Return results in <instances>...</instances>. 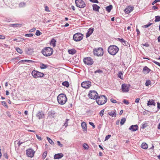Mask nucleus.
<instances>
[{
  "label": "nucleus",
  "mask_w": 160,
  "mask_h": 160,
  "mask_svg": "<svg viewBox=\"0 0 160 160\" xmlns=\"http://www.w3.org/2000/svg\"><path fill=\"white\" fill-rule=\"evenodd\" d=\"M126 121V119L125 118H122L121 120L120 123L121 125H123L125 122Z\"/></svg>",
  "instance_id": "58836bf2"
},
{
  "label": "nucleus",
  "mask_w": 160,
  "mask_h": 160,
  "mask_svg": "<svg viewBox=\"0 0 160 160\" xmlns=\"http://www.w3.org/2000/svg\"><path fill=\"white\" fill-rule=\"evenodd\" d=\"M130 86V84H123L122 85L121 89L122 91L124 92H127L129 90V88Z\"/></svg>",
  "instance_id": "f8f14e48"
},
{
  "label": "nucleus",
  "mask_w": 160,
  "mask_h": 160,
  "mask_svg": "<svg viewBox=\"0 0 160 160\" xmlns=\"http://www.w3.org/2000/svg\"><path fill=\"white\" fill-rule=\"evenodd\" d=\"M53 52V49L50 47H46L44 48L42 51L43 55L46 57L52 55Z\"/></svg>",
  "instance_id": "7ed1b4c3"
},
{
  "label": "nucleus",
  "mask_w": 160,
  "mask_h": 160,
  "mask_svg": "<svg viewBox=\"0 0 160 160\" xmlns=\"http://www.w3.org/2000/svg\"><path fill=\"white\" fill-rule=\"evenodd\" d=\"M5 37L4 36L0 35V39H5Z\"/></svg>",
  "instance_id": "338daca9"
},
{
  "label": "nucleus",
  "mask_w": 160,
  "mask_h": 160,
  "mask_svg": "<svg viewBox=\"0 0 160 160\" xmlns=\"http://www.w3.org/2000/svg\"><path fill=\"white\" fill-rule=\"evenodd\" d=\"M129 130L132 132H134L138 130V126L137 125L131 126L129 128Z\"/></svg>",
  "instance_id": "2eb2a0df"
},
{
  "label": "nucleus",
  "mask_w": 160,
  "mask_h": 160,
  "mask_svg": "<svg viewBox=\"0 0 160 160\" xmlns=\"http://www.w3.org/2000/svg\"><path fill=\"white\" fill-rule=\"evenodd\" d=\"M25 37H32L33 36V34L32 33L27 34L25 35Z\"/></svg>",
  "instance_id": "603ef678"
},
{
  "label": "nucleus",
  "mask_w": 160,
  "mask_h": 160,
  "mask_svg": "<svg viewBox=\"0 0 160 160\" xmlns=\"http://www.w3.org/2000/svg\"><path fill=\"white\" fill-rule=\"evenodd\" d=\"M155 103L154 101L152 99L148 101L147 103V105H153L154 106H155Z\"/></svg>",
  "instance_id": "b1692460"
},
{
  "label": "nucleus",
  "mask_w": 160,
  "mask_h": 160,
  "mask_svg": "<svg viewBox=\"0 0 160 160\" xmlns=\"http://www.w3.org/2000/svg\"><path fill=\"white\" fill-rule=\"evenodd\" d=\"M42 34V33L40 32V31L38 30H37L36 31L35 34L36 36H39L41 35Z\"/></svg>",
  "instance_id": "37998d69"
},
{
  "label": "nucleus",
  "mask_w": 160,
  "mask_h": 160,
  "mask_svg": "<svg viewBox=\"0 0 160 160\" xmlns=\"http://www.w3.org/2000/svg\"><path fill=\"white\" fill-rule=\"evenodd\" d=\"M34 153V151L31 149H28L26 150V154L28 157L31 158L33 157Z\"/></svg>",
  "instance_id": "ddd939ff"
},
{
  "label": "nucleus",
  "mask_w": 160,
  "mask_h": 160,
  "mask_svg": "<svg viewBox=\"0 0 160 160\" xmlns=\"http://www.w3.org/2000/svg\"><path fill=\"white\" fill-rule=\"evenodd\" d=\"M33 49L32 48H28L25 49L26 53L28 55H31L33 52Z\"/></svg>",
  "instance_id": "a211bd4d"
},
{
  "label": "nucleus",
  "mask_w": 160,
  "mask_h": 160,
  "mask_svg": "<svg viewBox=\"0 0 160 160\" xmlns=\"http://www.w3.org/2000/svg\"><path fill=\"white\" fill-rule=\"evenodd\" d=\"M97 104L99 105H102L106 103L107 101L106 97L104 95L98 96V99H96Z\"/></svg>",
  "instance_id": "20e7f679"
},
{
  "label": "nucleus",
  "mask_w": 160,
  "mask_h": 160,
  "mask_svg": "<svg viewBox=\"0 0 160 160\" xmlns=\"http://www.w3.org/2000/svg\"><path fill=\"white\" fill-rule=\"evenodd\" d=\"M36 137L39 140V141H41L42 140V138H41V137L40 136H39L37 134H36Z\"/></svg>",
  "instance_id": "680f3d73"
},
{
  "label": "nucleus",
  "mask_w": 160,
  "mask_h": 160,
  "mask_svg": "<svg viewBox=\"0 0 160 160\" xmlns=\"http://www.w3.org/2000/svg\"><path fill=\"white\" fill-rule=\"evenodd\" d=\"M47 138L48 142L50 143L52 145H54V143L51 139L49 138L48 137H47Z\"/></svg>",
  "instance_id": "473e14b6"
},
{
  "label": "nucleus",
  "mask_w": 160,
  "mask_h": 160,
  "mask_svg": "<svg viewBox=\"0 0 160 160\" xmlns=\"http://www.w3.org/2000/svg\"><path fill=\"white\" fill-rule=\"evenodd\" d=\"M108 115L112 117H115L117 115V112L115 110L109 112L108 113Z\"/></svg>",
  "instance_id": "f3484780"
},
{
  "label": "nucleus",
  "mask_w": 160,
  "mask_h": 160,
  "mask_svg": "<svg viewBox=\"0 0 160 160\" xmlns=\"http://www.w3.org/2000/svg\"><path fill=\"white\" fill-rule=\"evenodd\" d=\"M143 71L146 72L147 73H148L151 71V70L147 66H145L143 68Z\"/></svg>",
  "instance_id": "cd10ccee"
},
{
  "label": "nucleus",
  "mask_w": 160,
  "mask_h": 160,
  "mask_svg": "<svg viewBox=\"0 0 160 160\" xmlns=\"http://www.w3.org/2000/svg\"><path fill=\"white\" fill-rule=\"evenodd\" d=\"M92 9L94 11H95L98 12H99V9L100 8V7L96 4H93L92 6Z\"/></svg>",
  "instance_id": "4be33fe9"
},
{
  "label": "nucleus",
  "mask_w": 160,
  "mask_h": 160,
  "mask_svg": "<svg viewBox=\"0 0 160 160\" xmlns=\"http://www.w3.org/2000/svg\"><path fill=\"white\" fill-rule=\"evenodd\" d=\"M90 2L93 3H99L98 1V0H89Z\"/></svg>",
  "instance_id": "4d7b16f0"
},
{
  "label": "nucleus",
  "mask_w": 160,
  "mask_h": 160,
  "mask_svg": "<svg viewBox=\"0 0 160 160\" xmlns=\"http://www.w3.org/2000/svg\"><path fill=\"white\" fill-rule=\"evenodd\" d=\"M57 142L58 145V146H59L60 147H63V145L62 144H61L60 141H58Z\"/></svg>",
  "instance_id": "de8ad7c7"
},
{
  "label": "nucleus",
  "mask_w": 160,
  "mask_h": 160,
  "mask_svg": "<svg viewBox=\"0 0 160 160\" xmlns=\"http://www.w3.org/2000/svg\"><path fill=\"white\" fill-rule=\"evenodd\" d=\"M47 151H45L43 153L42 157V158L43 159H44L46 157L47 155Z\"/></svg>",
  "instance_id": "4c0bfd02"
},
{
  "label": "nucleus",
  "mask_w": 160,
  "mask_h": 160,
  "mask_svg": "<svg viewBox=\"0 0 160 160\" xmlns=\"http://www.w3.org/2000/svg\"><path fill=\"white\" fill-rule=\"evenodd\" d=\"M152 24V23H148L147 24L143 26V27L144 28H148V27H149L150 26H151Z\"/></svg>",
  "instance_id": "a18cd8bd"
},
{
  "label": "nucleus",
  "mask_w": 160,
  "mask_h": 160,
  "mask_svg": "<svg viewBox=\"0 0 160 160\" xmlns=\"http://www.w3.org/2000/svg\"><path fill=\"white\" fill-rule=\"evenodd\" d=\"M104 111V109H102L100 112L99 114L102 117L103 115Z\"/></svg>",
  "instance_id": "5fc2aeb1"
},
{
  "label": "nucleus",
  "mask_w": 160,
  "mask_h": 160,
  "mask_svg": "<svg viewBox=\"0 0 160 160\" xmlns=\"http://www.w3.org/2000/svg\"><path fill=\"white\" fill-rule=\"evenodd\" d=\"M112 8V6L111 5L106 7V11L108 12H111V10Z\"/></svg>",
  "instance_id": "a878e982"
},
{
  "label": "nucleus",
  "mask_w": 160,
  "mask_h": 160,
  "mask_svg": "<svg viewBox=\"0 0 160 160\" xmlns=\"http://www.w3.org/2000/svg\"><path fill=\"white\" fill-rule=\"evenodd\" d=\"M83 38V35L80 33H77L73 35V39L76 42L82 40Z\"/></svg>",
  "instance_id": "1a4fd4ad"
},
{
  "label": "nucleus",
  "mask_w": 160,
  "mask_h": 160,
  "mask_svg": "<svg viewBox=\"0 0 160 160\" xmlns=\"http://www.w3.org/2000/svg\"><path fill=\"white\" fill-rule=\"evenodd\" d=\"M25 62H28L29 63H32L34 62H35L33 61L29 60H25Z\"/></svg>",
  "instance_id": "8fccbe9b"
},
{
  "label": "nucleus",
  "mask_w": 160,
  "mask_h": 160,
  "mask_svg": "<svg viewBox=\"0 0 160 160\" xmlns=\"http://www.w3.org/2000/svg\"><path fill=\"white\" fill-rule=\"evenodd\" d=\"M63 156V155L62 153H60L55 154L54 156V158L55 159H59L61 158Z\"/></svg>",
  "instance_id": "6ab92c4d"
},
{
  "label": "nucleus",
  "mask_w": 160,
  "mask_h": 160,
  "mask_svg": "<svg viewBox=\"0 0 160 160\" xmlns=\"http://www.w3.org/2000/svg\"><path fill=\"white\" fill-rule=\"evenodd\" d=\"M160 2V0H155L152 3V5H154L155 3Z\"/></svg>",
  "instance_id": "bf43d9fd"
},
{
  "label": "nucleus",
  "mask_w": 160,
  "mask_h": 160,
  "mask_svg": "<svg viewBox=\"0 0 160 160\" xmlns=\"http://www.w3.org/2000/svg\"><path fill=\"white\" fill-rule=\"evenodd\" d=\"M133 7L131 6H128L125 9V11L127 13H129L133 10Z\"/></svg>",
  "instance_id": "aec40b11"
},
{
  "label": "nucleus",
  "mask_w": 160,
  "mask_h": 160,
  "mask_svg": "<svg viewBox=\"0 0 160 160\" xmlns=\"http://www.w3.org/2000/svg\"><path fill=\"white\" fill-rule=\"evenodd\" d=\"M154 21L155 22L160 21V16H157L155 17V20Z\"/></svg>",
  "instance_id": "c9c22d12"
},
{
  "label": "nucleus",
  "mask_w": 160,
  "mask_h": 160,
  "mask_svg": "<svg viewBox=\"0 0 160 160\" xmlns=\"http://www.w3.org/2000/svg\"><path fill=\"white\" fill-rule=\"evenodd\" d=\"M48 116L51 118H53L55 116V113L54 111H51L48 112Z\"/></svg>",
  "instance_id": "5701e85b"
},
{
  "label": "nucleus",
  "mask_w": 160,
  "mask_h": 160,
  "mask_svg": "<svg viewBox=\"0 0 160 160\" xmlns=\"http://www.w3.org/2000/svg\"><path fill=\"white\" fill-rule=\"evenodd\" d=\"M25 5V3L24 2H21L19 4V6L22 7H23Z\"/></svg>",
  "instance_id": "3c124183"
},
{
  "label": "nucleus",
  "mask_w": 160,
  "mask_h": 160,
  "mask_svg": "<svg viewBox=\"0 0 160 160\" xmlns=\"http://www.w3.org/2000/svg\"><path fill=\"white\" fill-rule=\"evenodd\" d=\"M123 102L124 104L127 105H128L129 103V102L126 99H124L123 100Z\"/></svg>",
  "instance_id": "09e8293b"
},
{
  "label": "nucleus",
  "mask_w": 160,
  "mask_h": 160,
  "mask_svg": "<svg viewBox=\"0 0 160 160\" xmlns=\"http://www.w3.org/2000/svg\"><path fill=\"white\" fill-rule=\"evenodd\" d=\"M89 98L91 99H98V94L95 90L90 91L88 94Z\"/></svg>",
  "instance_id": "39448f33"
},
{
  "label": "nucleus",
  "mask_w": 160,
  "mask_h": 160,
  "mask_svg": "<svg viewBox=\"0 0 160 160\" xmlns=\"http://www.w3.org/2000/svg\"><path fill=\"white\" fill-rule=\"evenodd\" d=\"M69 120V119H66V121L64 123V126H65V128H66L68 125V121Z\"/></svg>",
  "instance_id": "79ce46f5"
},
{
  "label": "nucleus",
  "mask_w": 160,
  "mask_h": 160,
  "mask_svg": "<svg viewBox=\"0 0 160 160\" xmlns=\"http://www.w3.org/2000/svg\"><path fill=\"white\" fill-rule=\"evenodd\" d=\"M76 6L81 8H84L86 7V4L83 0H76L75 1Z\"/></svg>",
  "instance_id": "6e6552de"
},
{
  "label": "nucleus",
  "mask_w": 160,
  "mask_h": 160,
  "mask_svg": "<svg viewBox=\"0 0 160 160\" xmlns=\"http://www.w3.org/2000/svg\"><path fill=\"white\" fill-rule=\"evenodd\" d=\"M57 98L58 102L61 105L65 104L67 100L66 95L63 93L59 94Z\"/></svg>",
  "instance_id": "f03ea898"
},
{
  "label": "nucleus",
  "mask_w": 160,
  "mask_h": 160,
  "mask_svg": "<svg viewBox=\"0 0 160 160\" xmlns=\"http://www.w3.org/2000/svg\"><path fill=\"white\" fill-rule=\"evenodd\" d=\"M68 52L69 53V54L73 55L76 53V51L74 49H71L68 50Z\"/></svg>",
  "instance_id": "bb28decb"
},
{
  "label": "nucleus",
  "mask_w": 160,
  "mask_h": 160,
  "mask_svg": "<svg viewBox=\"0 0 160 160\" xmlns=\"http://www.w3.org/2000/svg\"><path fill=\"white\" fill-rule=\"evenodd\" d=\"M151 82L149 80H147L145 83V85L146 86H148L149 85H150Z\"/></svg>",
  "instance_id": "e433bc0d"
},
{
  "label": "nucleus",
  "mask_w": 160,
  "mask_h": 160,
  "mask_svg": "<svg viewBox=\"0 0 160 160\" xmlns=\"http://www.w3.org/2000/svg\"><path fill=\"white\" fill-rule=\"evenodd\" d=\"M89 124L90 125H91V126H92V127L93 128H95V125H94V123L93 122H89Z\"/></svg>",
  "instance_id": "052dcab7"
},
{
  "label": "nucleus",
  "mask_w": 160,
  "mask_h": 160,
  "mask_svg": "<svg viewBox=\"0 0 160 160\" xmlns=\"http://www.w3.org/2000/svg\"><path fill=\"white\" fill-rule=\"evenodd\" d=\"M111 137V135H107L105 138V141L108 140L110 138V137Z\"/></svg>",
  "instance_id": "6e6d98bb"
},
{
  "label": "nucleus",
  "mask_w": 160,
  "mask_h": 160,
  "mask_svg": "<svg viewBox=\"0 0 160 160\" xmlns=\"http://www.w3.org/2000/svg\"><path fill=\"white\" fill-rule=\"evenodd\" d=\"M48 67V65L44 64L42 63L40 64V68L41 69H45Z\"/></svg>",
  "instance_id": "c85d7f7f"
},
{
  "label": "nucleus",
  "mask_w": 160,
  "mask_h": 160,
  "mask_svg": "<svg viewBox=\"0 0 160 160\" xmlns=\"http://www.w3.org/2000/svg\"><path fill=\"white\" fill-rule=\"evenodd\" d=\"M81 126L82 129L83 131L85 133L87 132V131L86 123L84 122H82L81 123Z\"/></svg>",
  "instance_id": "dca6fc26"
},
{
  "label": "nucleus",
  "mask_w": 160,
  "mask_h": 160,
  "mask_svg": "<svg viewBox=\"0 0 160 160\" xmlns=\"http://www.w3.org/2000/svg\"><path fill=\"white\" fill-rule=\"evenodd\" d=\"M157 108L158 110L160 108V103L158 102L157 103Z\"/></svg>",
  "instance_id": "774afa93"
},
{
  "label": "nucleus",
  "mask_w": 160,
  "mask_h": 160,
  "mask_svg": "<svg viewBox=\"0 0 160 160\" xmlns=\"http://www.w3.org/2000/svg\"><path fill=\"white\" fill-rule=\"evenodd\" d=\"M44 113L42 111H38L36 115L37 117L39 119L44 118Z\"/></svg>",
  "instance_id": "4468645a"
},
{
  "label": "nucleus",
  "mask_w": 160,
  "mask_h": 160,
  "mask_svg": "<svg viewBox=\"0 0 160 160\" xmlns=\"http://www.w3.org/2000/svg\"><path fill=\"white\" fill-rule=\"evenodd\" d=\"M93 54L94 55L98 56H102L103 55V49L101 48H95L93 50Z\"/></svg>",
  "instance_id": "423d86ee"
},
{
  "label": "nucleus",
  "mask_w": 160,
  "mask_h": 160,
  "mask_svg": "<svg viewBox=\"0 0 160 160\" xmlns=\"http://www.w3.org/2000/svg\"><path fill=\"white\" fill-rule=\"evenodd\" d=\"M32 75L33 78H36L43 77L44 74L38 71L34 70L32 72Z\"/></svg>",
  "instance_id": "0eeeda50"
},
{
  "label": "nucleus",
  "mask_w": 160,
  "mask_h": 160,
  "mask_svg": "<svg viewBox=\"0 0 160 160\" xmlns=\"http://www.w3.org/2000/svg\"><path fill=\"white\" fill-rule=\"evenodd\" d=\"M108 51L110 54L114 56L118 52L119 48L116 45H110L108 47Z\"/></svg>",
  "instance_id": "f257e3e1"
},
{
  "label": "nucleus",
  "mask_w": 160,
  "mask_h": 160,
  "mask_svg": "<svg viewBox=\"0 0 160 160\" xmlns=\"http://www.w3.org/2000/svg\"><path fill=\"white\" fill-rule=\"evenodd\" d=\"M35 30H36L35 28H33L32 29L30 30L29 32H33V31H35Z\"/></svg>",
  "instance_id": "69168bd1"
},
{
  "label": "nucleus",
  "mask_w": 160,
  "mask_h": 160,
  "mask_svg": "<svg viewBox=\"0 0 160 160\" xmlns=\"http://www.w3.org/2000/svg\"><path fill=\"white\" fill-rule=\"evenodd\" d=\"M81 86L84 88L88 89L91 86V82L90 81H84L82 83Z\"/></svg>",
  "instance_id": "9b49d317"
},
{
  "label": "nucleus",
  "mask_w": 160,
  "mask_h": 160,
  "mask_svg": "<svg viewBox=\"0 0 160 160\" xmlns=\"http://www.w3.org/2000/svg\"><path fill=\"white\" fill-rule=\"evenodd\" d=\"M2 104L6 108H8V105L6 102L4 101H2L1 102Z\"/></svg>",
  "instance_id": "c03bdc74"
},
{
  "label": "nucleus",
  "mask_w": 160,
  "mask_h": 160,
  "mask_svg": "<svg viewBox=\"0 0 160 160\" xmlns=\"http://www.w3.org/2000/svg\"><path fill=\"white\" fill-rule=\"evenodd\" d=\"M152 62L155 63V64H157V65H158V66H159V67H160V63L158 62H157L155 60H153L152 61Z\"/></svg>",
  "instance_id": "864d4df0"
},
{
  "label": "nucleus",
  "mask_w": 160,
  "mask_h": 160,
  "mask_svg": "<svg viewBox=\"0 0 160 160\" xmlns=\"http://www.w3.org/2000/svg\"><path fill=\"white\" fill-rule=\"evenodd\" d=\"M45 11L47 12H49L50 11L49 10V8L47 6H46L45 7Z\"/></svg>",
  "instance_id": "0e129e2a"
},
{
  "label": "nucleus",
  "mask_w": 160,
  "mask_h": 160,
  "mask_svg": "<svg viewBox=\"0 0 160 160\" xmlns=\"http://www.w3.org/2000/svg\"><path fill=\"white\" fill-rule=\"evenodd\" d=\"M141 147L144 149H147L148 148V145L145 142H143L141 145Z\"/></svg>",
  "instance_id": "c756f323"
},
{
  "label": "nucleus",
  "mask_w": 160,
  "mask_h": 160,
  "mask_svg": "<svg viewBox=\"0 0 160 160\" xmlns=\"http://www.w3.org/2000/svg\"><path fill=\"white\" fill-rule=\"evenodd\" d=\"M16 50L18 53H19L20 54H21L22 53V49H20L19 48H16Z\"/></svg>",
  "instance_id": "ea45409f"
},
{
  "label": "nucleus",
  "mask_w": 160,
  "mask_h": 160,
  "mask_svg": "<svg viewBox=\"0 0 160 160\" xmlns=\"http://www.w3.org/2000/svg\"><path fill=\"white\" fill-rule=\"evenodd\" d=\"M11 26L14 28L20 27L21 26V24L18 23L13 24L11 25Z\"/></svg>",
  "instance_id": "7c9ffc66"
},
{
  "label": "nucleus",
  "mask_w": 160,
  "mask_h": 160,
  "mask_svg": "<svg viewBox=\"0 0 160 160\" xmlns=\"http://www.w3.org/2000/svg\"><path fill=\"white\" fill-rule=\"evenodd\" d=\"M122 76L123 73L121 72H118V77L122 80L123 79Z\"/></svg>",
  "instance_id": "f704fd0d"
},
{
  "label": "nucleus",
  "mask_w": 160,
  "mask_h": 160,
  "mask_svg": "<svg viewBox=\"0 0 160 160\" xmlns=\"http://www.w3.org/2000/svg\"><path fill=\"white\" fill-rule=\"evenodd\" d=\"M83 147L85 149H88L89 147L88 145L86 143L83 144Z\"/></svg>",
  "instance_id": "a19ab883"
},
{
  "label": "nucleus",
  "mask_w": 160,
  "mask_h": 160,
  "mask_svg": "<svg viewBox=\"0 0 160 160\" xmlns=\"http://www.w3.org/2000/svg\"><path fill=\"white\" fill-rule=\"evenodd\" d=\"M103 72H102V71L101 70H100V69H98L95 72H94V73H102Z\"/></svg>",
  "instance_id": "49530a36"
},
{
  "label": "nucleus",
  "mask_w": 160,
  "mask_h": 160,
  "mask_svg": "<svg viewBox=\"0 0 160 160\" xmlns=\"http://www.w3.org/2000/svg\"><path fill=\"white\" fill-rule=\"evenodd\" d=\"M84 63L88 65H91L93 63V59L91 57H87L84 58Z\"/></svg>",
  "instance_id": "9d476101"
},
{
  "label": "nucleus",
  "mask_w": 160,
  "mask_h": 160,
  "mask_svg": "<svg viewBox=\"0 0 160 160\" xmlns=\"http://www.w3.org/2000/svg\"><path fill=\"white\" fill-rule=\"evenodd\" d=\"M122 44H123L124 45V46H128V42H126L125 40V41H124V42H123L122 43Z\"/></svg>",
  "instance_id": "e2e57ef3"
},
{
  "label": "nucleus",
  "mask_w": 160,
  "mask_h": 160,
  "mask_svg": "<svg viewBox=\"0 0 160 160\" xmlns=\"http://www.w3.org/2000/svg\"><path fill=\"white\" fill-rule=\"evenodd\" d=\"M62 85L66 86V87H68L69 85V82L68 81H65L63 82L62 83Z\"/></svg>",
  "instance_id": "2f4dec72"
},
{
  "label": "nucleus",
  "mask_w": 160,
  "mask_h": 160,
  "mask_svg": "<svg viewBox=\"0 0 160 160\" xmlns=\"http://www.w3.org/2000/svg\"><path fill=\"white\" fill-rule=\"evenodd\" d=\"M93 31V28H90L86 33V37L88 38L92 33Z\"/></svg>",
  "instance_id": "412c9836"
},
{
  "label": "nucleus",
  "mask_w": 160,
  "mask_h": 160,
  "mask_svg": "<svg viewBox=\"0 0 160 160\" xmlns=\"http://www.w3.org/2000/svg\"><path fill=\"white\" fill-rule=\"evenodd\" d=\"M148 126V123L146 122H144L143 124H142L141 128L144 129Z\"/></svg>",
  "instance_id": "72a5a7b5"
},
{
  "label": "nucleus",
  "mask_w": 160,
  "mask_h": 160,
  "mask_svg": "<svg viewBox=\"0 0 160 160\" xmlns=\"http://www.w3.org/2000/svg\"><path fill=\"white\" fill-rule=\"evenodd\" d=\"M56 40L54 38H53L51 41L50 43L51 45H52L53 47H54L56 46Z\"/></svg>",
  "instance_id": "393cba45"
},
{
  "label": "nucleus",
  "mask_w": 160,
  "mask_h": 160,
  "mask_svg": "<svg viewBox=\"0 0 160 160\" xmlns=\"http://www.w3.org/2000/svg\"><path fill=\"white\" fill-rule=\"evenodd\" d=\"M110 101H111V102H112L113 103H116L117 102V101L115 100L114 99L112 98L110 99Z\"/></svg>",
  "instance_id": "13d9d810"
}]
</instances>
